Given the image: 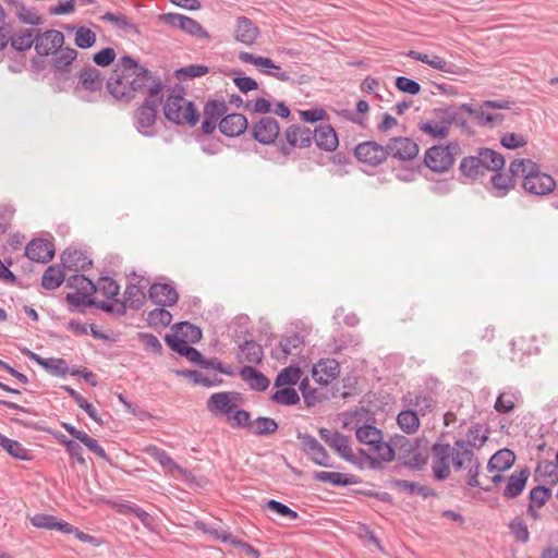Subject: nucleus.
<instances>
[{
  "mask_svg": "<svg viewBox=\"0 0 558 558\" xmlns=\"http://www.w3.org/2000/svg\"><path fill=\"white\" fill-rule=\"evenodd\" d=\"M239 374L256 391L263 392L269 387L270 380L268 377L252 365L242 366Z\"/></svg>",
  "mask_w": 558,
  "mask_h": 558,
  "instance_id": "2f4dec72",
  "label": "nucleus"
},
{
  "mask_svg": "<svg viewBox=\"0 0 558 558\" xmlns=\"http://www.w3.org/2000/svg\"><path fill=\"white\" fill-rule=\"evenodd\" d=\"M24 255L32 262L47 264L56 255L54 244L51 240L35 238L27 243Z\"/></svg>",
  "mask_w": 558,
  "mask_h": 558,
  "instance_id": "f3484780",
  "label": "nucleus"
},
{
  "mask_svg": "<svg viewBox=\"0 0 558 558\" xmlns=\"http://www.w3.org/2000/svg\"><path fill=\"white\" fill-rule=\"evenodd\" d=\"M0 447L13 459L21 461H32L34 454L32 450L25 448L20 441L11 439L0 433Z\"/></svg>",
  "mask_w": 558,
  "mask_h": 558,
  "instance_id": "e433bc0d",
  "label": "nucleus"
},
{
  "mask_svg": "<svg viewBox=\"0 0 558 558\" xmlns=\"http://www.w3.org/2000/svg\"><path fill=\"white\" fill-rule=\"evenodd\" d=\"M523 191L529 195L547 196L555 192L556 180L541 170V166L533 160L521 182Z\"/></svg>",
  "mask_w": 558,
  "mask_h": 558,
  "instance_id": "0eeeda50",
  "label": "nucleus"
},
{
  "mask_svg": "<svg viewBox=\"0 0 558 558\" xmlns=\"http://www.w3.org/2000/svg\"><path fill=\"white\" fill-rule=\"evenodd\" d=\"M531 472L527 466L510 474L506 480V487L504 488L502 496L506 499H515L520 497L526 487Z\"/></svg>",
  "mask_w": 558,
  "mask_h": 558,
  "instance_id": "393cba45",
  "label": "nucleus"
},
{
  "mask_svg": "<svg viewBox=\"0 0 558 558\" xmlns=\"http://www.w3.org/2000/svg\"><path fill=\"white\" fill-rule=\"evenodd\" d=\"M36 39H40L47 52L37 53L39 57H48L54 50L60 49L64 45V35L57 29L38 31Z\"/></svg>",
  "mask_w": 558,
  "mask_h": 558,
  "instance_id": "72a5a7b5",
  "label": "nucleus"
},
{
  "mask_svg": "<svg viewBox=\"0 0 558 558\" xmlns=\"http://www.w3.org/2000/svg\"><path fill=\"white\" fill-rule=\"evenodd\" d=\"M353 154L357 161L371 167H378L387 161L386 144L381 145L376 141H365L357 144Z\"/></svg>",
  "mask_w": 558,
  "mask_h": 558,
  "instance_id": "ddd939ff",
  "label": "nucleus"
},
{
  "mask_svg": "<svg viewBox=\"0 0 558 558\" xmlns=\"http://www.w3.org/2000/svg\"><path fill=\"white\" fill-rule=\"evenodd\" d=\"M508 527L510 530V533L513 535V537L523 544L527 543L530 539V532L527 529V525L525 521L522 519V517L517 515L514 517L508 524Z\"/></svg>",
  "mask_w": 558,
  "mask_h": 558,
  "instance_id": "0e129e2a",
  "label": "nucleus"
},
{
  "mask_svg": "<svg viewBox=\"0 0 558 558\" xmlns=\"http://www.w3.org/2000/svg\"><path fill=\"white\" fill-rule=\"evenodd\" d=\"M279 428V424L272 417L258 416L253 422L252 434L255 436H269L276 433Z\"/></svg>",
  "mask_w": 558,
  "mask_h": 558,
  "instance_id": "6e6d98bb",
  "label": "nucleus"
},
{
  "mask_svg": "<svg viewBox=\"0 0 558 558\" xmlns=\"http://www.w3.org/2000/svg\"><path fill=\"white\" fill-rule=\"evenodd\" d=\"M263 509L269 510L279 517L287 518L290 521H295L300 518L295 510L275 499L267 500L263 505Z\"/></svg>",
  "mask_w": 558,
  "mask_h": 558,
  "instance_id": "bf43d9fd",
  "label": "nucleus"
},
{
  "mask_svg": "<svg viewBox=\"0 0 558 558\" xmlns=\"http://www.w3.org/2000/svg\"><path fill=\"white\" fill-rule=\"evenodd\" d=\"M490 178V184L494 190V196L505 197L511 190H513V181L508 178L504 170H494Z\"/></svg>",
  "mask_w": 558,
  "mask_h": 558,
  "instance_id": "49530a36",
  "label": "nucleus"
},
{
  "mask_svg": "<svg viewBox=\"0 0 558 558\" xmlns=\"http://www.w3.org/2000/svg\"><path fill=\"white\" fill-rule=\"evenodd\" d=\"M50 60V65L53 70L54 76L58 78L64 77L71 72V65L77 58V50L71 47L63 46L54 50Z\"/></svg>",
  "mask_w": 558,
  "mask_h": 558,
  "instance_id": "412c9836",
  "label": "nucleus"
},
{
  "mask_svg": "<svg viewBox=\"0 0 558 558\" xmlns=\"http://www.w3.org/2000/svg\"><path fill=\"white\" fill-rule=\"evenodd\" d=\"M553 490L545 485L534 486L527 495L526 515L533 520H539V509L543 508L551 498Z\"/></svg>",
  "mask_w": 558,
  "mask_h": 558,
  "instance_id": "6ab92c4d",
  "label": "nucleus"
},
{
  "mask_svg": "<svg viewBox=\"0 0 558 558\" xmlns=\"http://www.w3.org/2000/svg\"><path fill=\"white\" fill-rule=\"evenodd\" d=\"M482 429H483V426L480 423H475L469 428V432H468L469 439L468 440L471 444V447L478 449L487 442V440L489 438L488 435H489L490 430H489V428H486L485 433L480 435Z\"/></svg>",
  "mask_w": 558,
  "mask_h": 558,
  "instance_id": "338daca9",
  "label": "nucleus"
},
{
  "mask_svg": "<svg viewBox=\"0 0 558 558\" xmlns=\"http://www.w3.org/2000/svg\"><path fill=\"white\" fill-rule=\"evenodd\" d=\"M329 446L347 462H350L360 470L364 469L363 460L359 459L351 449L349 436L335 430Z\"/></svg>",
  "mask_w": 558,
  "mask_h": 558,
  "instance_id": "cd10ccee",
  "label": "nucleus"
},
{
  "mask_svg": "<svg viewBox=\"0 0 558 558\" xmlns=\"http://www.w3.org/2000/svg\"><path fill=\"white\" fill-rule=\"evenodd\" d=\"M446 149L442 148V144L427 148L424 154L423 166L436 173L447 172L453 166L454 159Z\"/></svg>",
  "mask_w": 558,
  "mask_h": 558,
  "instance_id": "dca6fc26",
  "label": "nucleus"
},
{
  "mask_svg": "<svg viewBox=\"0 0 558 558\" xmlns=\"http://www.w3.org/2000/svg\"><path fill=\"white\" fill-rule=\"evenodd\" d=\"M433 454V474L435 480L445 481L450 475V457L453 449L450 444L435 442L430 447Z\"/></svg>",
  "mask_w": 558,
  "mask_h": 558,
  "instance_id": "4468645a",
  "label": "nucleus"
},
{
  "mask_svg": "<svg viewBox=\"0 0 558 558\" xmlns=\"http://www.w3.org/2000/svg\"><path fill=\"white\" fill-rule=\"evenodd\" d=\"M60 425L72 436V438L78 440L89 451L95 453L100 459L111 463L110 457L107 454L105 449L98 444V441L95 438L90 437L85 432L77 429L75 426L71 425L70 423L61 422Z\"/></svg>",
  "mask_w": 558,
  "mask_h": 558,
  "instance_id": "a878e982",
  "label": "nucleus"
},
{
  "mask_svg": "<svg viewBox=\"0 0 558 558\" xmlns=\"http://www.w3.org/2000/svg\"><path fill=\"white\" fill-rule=\"evenodd\" d=\"M239 59L244 63H250L258 69L265 75L272 76L279 81H291V76L287 72H274L271 69H280L272 59L263 56H256L251 52L241 51Z\"/></svg>",
  "mask_w": 558,
  "mask_h": 558,
  "instance_id": "a211bd4d",
  "label": "nucleus"
},
{
  "mask_svg": "<svg viewBox=\"0 0 558 558\" xmlns=\"http://www.w3.org/2000/svg\"><path fill=\"white\" fill-rule=\"evenodd\" d=\"M168 348L178 355L185 357L191 363L205 368L207 360L196 348L187 344V341L179 336L166 335L163 338Z\"/></svg>",
  "mask_w": 558,
  "mask_h": 558,
  "instance_id": "2eb2a0df",
  "label": "nucleus"
},
{
  "mask_svg": "<svg viewBox=\"0 0 558 558\" xmlns=\"http://www.w3.org/2000/svg\"><path fill=\"white\" fill-rule=\"evenodd\" d=\"M240 393L236 391H221L213 393L207 400V410L214 414L226 416L232 427L247 429L252 433L253 422L251 413L236 404Z\"/></svg>",
  "mask_w": 558,
  "mask_h": 558,
  "instance_id": "7ed1b4c3",
  "label": "nucleus"
},
{
  "mask_svg": "<svg viewBox=\"0 0 558 558\" xmlns=\"http://www.w3.org/2000/svg\"><path fill=\"white\" fill-rule=\"evenodd\" d=\"M10 421L12 423H14L19 426L25 427V428H31V429H34L37 432H45V433L51 435L58 441V444L62 445L63 447L68 446V444L72 440L71 438H69L64 434H62L61 432L52 429L48 426L41 425L38 422L28 421V420H24V418H20V417H11Z\"/></svg>",
  "mask_w": 558,
  "mask_h": 558,
  "instance_id": "58836bf2",
  "label": "nucleus"
},
{
  "mask_svg": "<svg viewBox=\"0 0 558 558\" xmlns=\"http://www.w3.org/2000/svg\"><path fill=\"white\" fill-rule=\"evenodd\" d=\"M61 265L66 270L80 272L86 271L93 266V260L86 252L68 247L60 256Z\"/></svg>",
  "mask_w": 558,
  "mask_h": 558,
  "instance_id": "4be33fe9",
  "label": "nucleus"
},
{
  "mask_svg": "<svg viewBox=\"0 0 558 558\" xmlns=\"http://www.w3.org/2000/svg\"><path fill=\"white\" fill-rule=\"evenodd\" d=\"M77 78L78 85L75 89L81 87L89 93H97L102 89L105 78L101 72L92 65H85L77 73Z\"/></svg>",
  "mask_w": 558,
  "mask_h": 558,
  "instance_id": "bb28decb",
  "label": "nucleus"
},
{
  "mask_svg": "<svg viewBox=\"0 0 558 558\" xmlns=\"http://www.w3.org/2000/svg\"><path fill=\"white\" fill-rule=\"evenodd\" d=\"M420 151L418 144L408 136L390 137L386 143L387 160H398L400 162L413 161Z\"/></svg>",
  "mask_w": 558,
  "mask_h": 558,
  "instance_id": "1a4fd4ad",
  "label": "nucleus"
},
{
  "mask_svg": "<svg viewBox=\"0 0 558 558\" xmlns=\"http://www.w3.org/2000/svg\"><path fill=\"white\" fill-rule=\"evenodd\" d=\"M144 452L156 460L162 468L169 469L170 471L177 470L183 472V469L174 462L166 450L155 445H148L145 447Z\"/></svg>",
  "mask_w": 558,
  "mask_h": 558,
  "instance_id": "a18cd8bd",
  "label": "nucleus"
},
{
  "mask_svg": "<svg viewBox=\"0 0 558 558\" xmlns=\"http://www.w3.org/2000/svg\"><path fill=\"white\" fill-rule=\"evenodd\" d=\"M226 75H233V83L242 94H247L252 90H257L259 85L256 80L244 74L240 69H232Z\"/></svg>",
  "mask_w": 558,
  "mask_h": 558,
  "instance_id": "09e8293b",
  "label": "nucleus"
},
{
  "mask_svg": "<svg viewBox=\"0 0 558 558\" xmlns=\"http://www.w3.org/2000/svg\"><path fill=\"white\" fill-rule=\"evenodd\" d=\"M228 105L222 98L208 99L204 105L203 114L205 118L220 122L222 117L228 112Z\"/></svg>",
  "mask_w": 558,
  "mask_h": 558,
  "instance_id": "8fccbe9b",
  "label": "nucleus"
},
{
  "mask_svg": "<svg viewBox=\"0 0 558 558\" xmlns=\"http://www.w3.org/2000/svg\"><path fill=\"white\" fill-rule=\"evenodd\" d=\"M241 353L245 355V360L256 365L260 364L264 359V350L255 340H245L239 345Z\"/></svg>",
  "mask_w": 558,
  "mask_h": 558,
  "instance_id": "5fc2aeb1",
  "label": "nucleus"
},
{
  "mask_svg": "<svg viewBox=\"0 0 558 558\" xmlns=\"http://www.w3.org/2000/svg\"><path fill=\"white\" fill-rule=\"evenodd\" d=\"M146 320L148 326L151 328H157L159 326L167 327L172 322V314L165 307L160 306L150 311L147 314Z\"/></svg>",
  "mask_w": 558,
  "mask_h": 558,
  "instance_id": "13d9d810",
  "label": "nucleus"
},
{
  "mask_svg": "<svg viewBox=\"0 0 558 558\" xmlns=\"http://www.w3.org/2000/svg\"><path fill=\"white\" fill-rule=\"evenodd\" d=\"M97 40L96 33L86 26H80L76 29V35L74 37V44L80 49H89L92 48Z\"/></svg>",
  "mask_w": 558,
  "mask_h": 558,
  "instance_id": "e2e57ef3",
  "label": "nucleus"
},
{
  "mask_svg": "<svg viewBox=\"0 0 558 558\" xmlns=\"http://www.w3.org/2000/svg\"><path fill=\"white\" fill-rule=\"evenodd\" d=\"M302 374L303 371L299 364H291L277 374L274 386L275 388L293 387L300 381Z\"/></svg>",
  "mask_w": 558,
  "mask_h": 558,
  "instance_id": "ea45409f",
  "label": "nucleus"
},
{
  "mask_svg": "<svg viewBox=\"0 0 558 558\" xmlns=\"http://www.w3.org/2000/svg\"><path fill=\"white\" fill-rule=\"evenodd\" d=\"M286 143L279 145V153L288 157L294 148H310L313 143L324 151L335 153L339 146V138L331 124H320L311 130L308 126L295 123L284 131Z\"/></svg>",
  "mask_w": 558,
  "mask_h": 558,
  "instance_id": "f03ea898",
  "label": "nucleus"
},
{
  "mask_svg": "<svg viewBox=\"0 0 558 558\" xmlns=\"http://www.w3.org/2000/svg\"><path fill=\"white\" fill-rule=\"evenodd\" d=\"M269 400L276 404L291 407L300 403V396L293 387H280L270 395Z\"/></svg>",
  "mask_w": 558,
  "mask_h": 558,
  "instance_id": "de8ad7c7",
  "label": "nucleus"
},
{
  "mask_svg": "<svg viewBox=\"0 0 558 558\" xmlns=\"http://www.w3.org/2000/svg\"><path fill=\"white\" fill-rule=\"evenodd\" d=\"M158 20L193 37L201 39H208L210 37L209 33L196 20L190 16L179 13H163L158 16Z\"/></svg>",
  "mask_w": 558,
  "mask_h": 558,
  "instance_id": "f8f14e48",
  "label": "nucleus"
},
{
  "mask_svg": "<svg viewBox=\"0 0 558 558\" xmlns=\"http://www.w3.org/2000/svg\"><path fill=\"white\" fill-rule=\"evenodd\" d=\"M313 478L318 482L329 483L336 487H345L362 483V478L357 475L329 471H315Z\"/></svg>",
  "mask_w": 558,
  "mask_h": 558,
  "instance_id": "c85d7f7f",
  "label": "nucleus"
},
{
  "mask_svg": "<svg viewBox=\"0 0 558 558\" xmlns=\"http://www.w3.org/2000/svg\"><path fill=\"white\" fill-rule=\"evenodd\" d=\"M10 46L12 50L19 53H25L27 50H29L33 46L35 48L36 53L47 52L43 46L41 40H26L22 37H19L17 35L13 34V37L10 39Z\"/></svg>",
  "mask_w": 558,
  "mask_h": 558,
  "instance_id": "4d7b16f0",
  "label": "nucleus"
},
{
  "mask_svg": "<svg viewBox=\"0 0 558 558\" xmlns=\"http://www.w3.org/2000/svg\"><path fill=\"white\" fill-rule=\"evenodd\" d=\"M558 462L549 460H542L537 463V466L534 471V481L538 482L541 478H550L551 484L558 483Z\"/></svg>",
  "mask_w": 558,
  "mask_h": 558,
  "instance_id": "3c124183",
  "label": "nucleus"
},
{
  "mask_svg": "<svg viewBox=\"0 0 558 558\" xmlns=\"http://www.w3.org/2000/svg\"><path fill=\"white\" fill-rule=\"evenodd\" d=\"M147 298L158 306L170 307L178 302L179 293L170 283L154 282L148 289Z\"/></svg>",
  "mask_w": 558,
  "mask_h": 558,
  "instance_id": "aec40b11",
  "label": "nucleus"
},
{
  "mask_svg": "<svg viewBox=\"0 0 558 558\" xmlns=\"http://www.w3.org/2000/svg\"><path fill=\"white\" fill-rule=\"evenodd\" d=\"M235 40L251 46L253 45L257 37L260 34L259 28L255 25V23L248 19L247 16H240L236 19L235 25Z\"/></svg>",
  "mask_w": 558,
  "mask_h": 558,
  "instance_id": "c756f323",
  "label": "nucleus"
},
{
  "mask_svg": "<svg viewBox=\"0 0 558 558\" xmlns=\"http://www.w3.org/2000/svg\"><path fill=\"white\" fill-rule=\"evenodd\" d=\"M418 129L424 134L429 135L436 140H445L449 134V126L446 124H438L432 120L420 122Z\"/></svg>",
  "mask_w": 558,
  "mask_h": 558,
  "instance_id": "680f3d73",
  "label": "nucleus"
},
{
  "mask_svg": "<svg viewBox=\"0 0 558 558\" xmlns=\"http://www.w3.org/2000/svg\"><path fill=\"white\" fill-rule=\"evenodd\" d=\"M160 100L144 99L142 104L133 111V121L135 129L144 136H154L149 131L157 121V109Z\"/></svg>",
  "mask_w": 558,
  "mask_h": 558,
  "instance_id": "9d476101",
  "label": "nucleus"
},
{
  "mask_svg": "<svg viewBox=\"0 0 558 558\" xmlns=\"http://www.w3.org/2000/svg\"><path fill=\"white\" fill-rule=\"evenodd\" d=\"M336 114L342 120L352 122L362 128L366 126L367 113L369 112V105L366 100L360 99L355 105V111L349 109L335 110Z\"/></svg>",
  "mask_w": 558,
  "mask_h": 558,
  "instance_id": "f704fd0d",
  "label": "nucleus"
},
{
  "mask_svg": "<svg viewBox=\"0 0 558 558\" xmlns=\"http://www.w3.org/2000/svg\"><path fill=\"white\" fill-rule=\"evenodd\" d=\"M527 144V137L523 134L508 132L500 137V145L510 150L524 147Z\"/></svg>",
  "mask_w": 558,
  "mask_h": 558,
  "instance_id": "774afa93",
  "label": "nucleus"
},
{
  "mask_svg": "<svg viewBox=\"0 0 558 558\" xmlns=\"http://www.w3.org/2000/svg\"><path fill=\"white\" fill-rule=\"evenodd\" d=\"M165 118L175 125L195 126L201 114L194 101L185 99V88L175 84L162 104Z\"/></svg>",
  "mask_w": 558,
  "mask_h": 558,
  "instance_id": "20e7f679",
  "label": "nucleus"
},
{
  "mask_svg": "<svg viewBox=\"0 0 558 558\" xmlns=\"http://www.w3.org/2000/svg\"><path fill=\"white\" fill-rule=\"evenodd\" d=\"M124 300L129 302V306L131 310L138 311L141 310L147 299V295L145 294L143 287H141L138 283H130L126 286L124 293H123Z\"/></svg>",
  "mask_w": 558,
  "mask_h": 558,
  "instance_id": "c03bdc74",
  "label": "nucleus"
},
{
  "mask_svg": "<svg viewBox=\"0 0 558 558\" xmlns=\"http://www.w3.org/2000/svg\"><path fill=\"white\" fill-rule=\"evenodd\" d=\"M250 133L252 138L262 145H277L279 148L280 142L286 143L284 136L283 140L279 138L280 125L272 117H262L253 122Z\"/></svg>",
  "mask_w": 558,
  "mask_h": 558,
  "instance_id": "6e6552de",
  "label": "nucleus"
},
{
  "mask_svg": "<svg viewBox=\"0 0 558 558\" xmlns=\"http://www.w3.org/2000/svg\"><path fill=\"white\" fill-rule=\"evenodd\" d=\"M218 129L227 137H236L248 129V120L239 112L226 113L218 123Z\"/></svg>",
  "mask_w": 558,
  "mask_h": 558,
  "instance_id": "5701e85b",
  "label": "nucleus"
},
{
  "mask_svg": "<svg viewBox=\"0 0 558 558\" xmlns=\"http://www.w3.org/2000/svg\"><path fill=\"white\" fill-rule=\"evenodd\" d=\"M515 462V454L511 449L502 448L496 451L487 463V471L493 473L504 472L512 468Z\"/></svg>",
  "mask_w": 558,
  "mask_h": 558,
  "instance_id": "c9c22d12",
  "label": "nucleus"
},
{
  "mask_svg": "<svg viewBox=\"0 0 558 558\" xmlns=\"http://www.w3.org/2000/svg\"><path fill=\"white\" fill-rule=\"evenodd\" d=\"M397 423L405 434H413L421 425L420 414L414 409H404L399 412Z\"/></svg>",
  "mask_w": 558,
  "mask_h": 558,
  "instance_id": "79ce46f5",
  "label": "nucleus"
},
{
  "mask_svg": "<svg viewBox=\"0 0 558 558\" xmlns=\"http://www.w3.org/2000/svg\"><path fill=\"white\" fill-rule=\"evenodd\" d=\"M33 526L45 530H56L62 533L71 531V524L52 514L36 513L29 518Z\"/></svg>",
  "mask_w": 558,
  "mask_h": 558,
  "instance_id": "473e14b6",
  "label": "nucleus"
},
{
  "mask_svg": "<svg viewBox=\"0 0 558 558\" xmlns=\"http://www.w3.org/2000/svg\"><path fill=\"white\" fill-rule=\"evenodd\" d=\"M533 160L530 158H515L513 159L508 168V173L506 175L508 178H511V181H513V189L517 185V179L518 177H522L526 174L527 169L531 167Z\"/></svg>",
  "mask_w": 558,
  "mask_h": 558,
  "instance_id": "052dcab7",
  "label": "nucleus"
},
{
  "mask_svg": "<svg viewBox=\"0 0 558 558\" xmlns=\"http://www.w3.org/2000/svg\"><path fill=\"white\" fill-rule=\"evenodd\" d=\"M304 344V338L294 332L291 336H282L279 345L270 352L272 359L277 361H287L292 353V349H299Z\"/></svg>",
  "mask_w": 558,
  "mask_h": 558,
  "instance_id": "7c9ffc66",
  "label": "nucleus"
},
{
  "mask_svg": "<svg viewBox=\"0 0 558 558\" xmlns=\"http://www.w3.org/2000/svg\"><path fill=\"white\" fill-rule=\"evenodd\" d=\"M65 287L75 289L76 292L66 293L64 296L65 302L69 304L71 312L77 311L81 314H85L86 311L80 307H94L90 304L92 300H97L94 294L98 292V286L90 278L84 274H74L70 277H65Z\"/></svg>",
  "mask_w": 558,
  "mask_h": 558,
  "instance_id": "423d86ee",
  "label": "nucleus"
},
{
  "mask_svg": "<svg viewBox=\"0 0 558 558\" xmlns=\"http://www.w3.org/2000/svg\"><path fill=\"white\" fill-rule=\"evenodd\" d=\"M519 399V392H500L496 398L494 409L499 414H509L514 410Z\"/></svg>",
  "mask_w": 558,
  "mask_h": 558,
  "instance_id": "864d4df0",
  "label": "nucleus"
},
{
  "mask_svg": "<svg viewBox=\"0 0 558 558\" xmlns=\"http://www.w3.org/2000/svg\"><path fill=\"white\" fill-rule=\"evenodd\" d=\"M65 269L61 264L47 267L41 277V287L45 290H56L65 281Z\"/></svg>",
  "mask_w": 558,
  "mask_h": 558,
  "instance_id": "4c0bfd02",
  "label": "nucleus"
},
{
  "mask_svg": "<svg viewBox=\"0 0 558 558\" xmlns=\"http://www.w3.org/2000/svg\"><path fill=\"white\" fill-rule=\"evenodd\" d=\"M296 438L301 440V450L317 465L333 468L331 458L324 446L311 434L298 432Z\"/></svg>",
  "mask_w": 558,
  "mask_h": 558,
  "instance_id": "9b49d317",
  "label": "nucleus"
},
{
  "mask_svg": "<svg viewBox=\"0 0 558 558\" xmlns=\"http://www.w3.org/2000/svg\"><path fill=\"white\" fill-rule=\"evenodd\" d=\"M209 68L204 64H189L186 66H181L174 71V77L179 82H185L190 80H194L196 77L204 76L209 73Z\"/></svg>",
  "mask_w": 558,
  "mask_h": 558,
  "instance_id": "603ef678",
  "label": "nucleus"
},
{
  "mask_svg": "<svg viewBox=\"0 0 558 558\" xmlns=\"http://www.w3.org/2000/svg\"><path fill=\"white\" fill-rule=\"evenodd\" d=\"M100 291L108 300H114L120 293L119 283L109 276H101L96 282Z\"/></svg>",
  "mask_w": 558,
  "mask_h": 558,
  "instance_id": "69168bd1",
  "label": "nucleus"
},
{
  "mask_svg": "<svg viewBox=\"0 0 558 558\" xmlns=\"http://www.w3.org/2000/svg\"><path fill=\"white\" fill-rule=\"evenodd\" d=\"M407 56L413 60L421 61L425 64H428L429 66L439 70L441 72L446 73H454L453 63H448L446 60L438 56H433L432 58L423 52L416 51V50H410Z\"/></svg>",
  "mask_w": 558,
  "mask_h": 558,
  "instance_id": "a19ab883",
  "label": "nucleus"
},
{
  "mask_svg": "<svg viewBox=\"0 0 558 558\" xmlns=\"http://www.w3.org/2000/svg\"><path fill=\"white\" fill-rule=\"evenodd\" d=\"M118 66L125 71L132 70L134 77L131 81H125L126 75L123 72L118 74V69H114L113 74L106 82V92L116 101L129 105L135 99L137 93H146L149 78H153V72L129 54L120 58Z\"/></svg>",
  "mask_w": 558,
  "mask_h": 558,
  "instance_id": "f257e3e1",
  "label": "nucleus"
},
{
  "mask_svg": "<svg viewBox=\"0 0 558 558\" xmlns=\"http://www.w3.org/2000/svg\"><path fill=\"white\" fill-rule=\"evenodd\" d=\"M506 159L502 154L488 147H478L476 155L462 158L459 171L471 181H476L487 171L505 170Z\"/></svg>",
  "mask_w": 558,
  "mask_h": 558,
  "instance_id": "39448f33",
  "label": "nucleus"
},
{
  "mask_svg": "<svg viewBox=\"0 0 558 558\" xmlns=\"http://www.w3.org/2000/svg\"><path fill=\"white\" fill-rule=\"evenodd\" d=\"M90 304L107 314H116L117 316H124L128 308H130L129 302H126L124 299L120 300L118 298L111 301L92 300Z\"/></svg>",
  "mask_w": 558,
  "mask_h": 558,
  "instance_id": "37998d69",
  "label": "nucleus"
},
{
  "mask_svg": "<svg viewBox=\"0 0 558 558\" xmlns=\"http://www.w3.org/2000/svg\"><path fill=\"white\" fill-rule=\"evenodd\" d=\"M340 374V364L335 359H320L312 368V376L320 386H327Z\"/></svg>",
  "mask_w": 558,
  "mask_h": 558,
  "instance_id": "b1692460",
  "label": "nucleus"
}]
</instances>
